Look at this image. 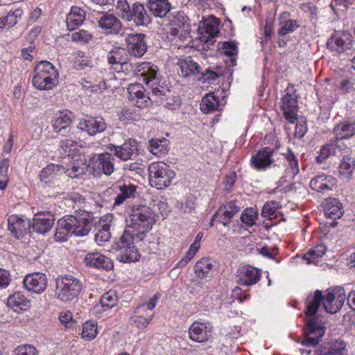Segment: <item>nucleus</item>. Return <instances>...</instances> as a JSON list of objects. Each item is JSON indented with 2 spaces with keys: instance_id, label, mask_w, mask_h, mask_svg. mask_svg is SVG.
<instances>
[{
  "instance_id": "obj_1",
  "label": "nucleus",
  "mask_w": 355,
  "mask_h": 355,
  "mask_svg": "<svg viewBox=\"0 0 355 355\" xmlns=\"http://www.w3.org/2000/svg\"><path fill=\"white\" fill-rule=\"evenodd\" d=\"M324 297L322 291L316 290L314 293H310L306 299L305 313L310 318L307 320L306 332L302 338L301 343L303 345L314 347L320 342V338L324 334V327L322 323L315 317L317 311L322 304L324 308Z\"/></svg>"
},
{
  "instance_id": "obj_2",
  "label": "nucleus",
  "mask_w": 355,
  "mask_h": 355,
  "mask_svg": "<svg viewBox=\"0 0 355 355\" xmlns=\"http://www.w3.org/2000/svg\"><path fill=\"white\" fill-rule=\"evenodd\" d=\"M157 67L150 62H142L135 69L136 76L141 81L151 89L152 96L159 98V103L168 110H174L180 107V101L178 96H169L170 91L160 89L158 86Z\"/></svg>"
},
{
  "instance_id": "obj_3",
  "label": "nucleus",
  "mask_w": 355,
  "mask_h": 355,
  "mask_svg": "<svg viewBox=\"0 0 355 355\" xmlns=\"http://www.w3.org/2000/svg\"><path fill=\"white\" fill-rule=\"evenodd\" d=\"M92 225V218L89 213L78 216L67 215L57 222L55 240L62 242L72 235L85 236L91 231Z\"/></svg>"
},
{
  "instance_id": "obj_4",
  "label": "nucleus",
  "mask_w": 355,
  "mask_h": 355,
  "mask_svg": "<svg viewBox=\"0 0 355 355\" xmlns=\"http://www.w3.org/2000/svg\"><path fill=\"white\" fill-rule=\"evenodd\" d=\"M116 10L122 19L132 22L136 26L146 27L152 21L150 13L139 2L130 5L127 0H117Z\"/></svg>"
},
{
  "instance_id": "obj_5",
  "label": "nucleus",
  "mask_w": 355,
  "mask_h": 355,
  "mask_svg": "<svg viewBox=\"0 0 355 355\" xmlns=\"http://www.w3.org/2000/svg\"><path fill=\"white\" fill-rule=\"evenodd\" d=\"M55 297L62 302H71L83 288L82 281L71 275H59L55 279Z\"/></svg>"
},
{
  "instance_id": "obj_6",
  "label": "nucleus",
  "mask_w": 355,
  "mask_h": 355,
  "mask_svg": "<svg viewBox=\"0 0 355 355\" xmlns=\"http://www.w3.org/2000/svg\"><path fill=\"white\" fill-rule=\"evenodd\" d=\"M33 73L32 83L38 89H52L58 82V72L49 61H40L35 66Z\"/></svg>"
},
{
  "instance_id": "obj_7",
  "label": "nucleus",
  "mask_w": 355,
  "mask_h": 355,
  "mask_svg": "<svg viewBox=\"0 0 355 355\" xmlns=\"http://www.w3.org/2000/svg\"><path fill=\"white\" fill-rule=\"evenodd\" d=\"M149 182L161 189L168 187L175 177V172L164 162H153L148 166Z\"/></svg>"
},
{
  "instance_id": "obj_8",
  "label": "nucleus",
  "mask_w": 355,
  "mask_h": 355,
  "mask_svg": "<svg viewBox=\"0 0 355 355\" xmlns=\"http://www.w3.org/2000/svg\"><path fill=\"white\" fill-rule=\"evenodd\" d=\"M129 228H145L150 230L155 223L153 211L146 205H133L131 208Z\"/></svg>"
},
{
  "instance_id": "obj_9",
  "label": "nucleus",
  "mask_w": 355,
  "mask_h": 355,
  "mask_svg": "<svg viewBox=\"0 0 355 355\" xmlns=\"http://www.w3.org/2000/svg\"><path fill=\"white\" fill-rule=\"evenodd\" d=\"M114 249L119 251L116 255V259L121 262H135L138 261L140 257L137 248L132 245V238L130 236V230L124 231L119 240L116 242Z\"/></svg>"
},
{
  "instance_id": "obj_10",
  "label": "nucleus",
  "mask_w": 355,
  "mask_h": 355,
  "mask_svg": "<svg viewBox=\"0 0 355 355\" xmlns=\"http://www.w3.org/2000/svg\"><path fill=\"white\" fill-rule=\"evenodd\" d=\"M116 159L110 153L94 154L89 159L88 166L94 175L110 176L114 171Z\"/></svg>"
},
{
  "instance_id": "obj_11",
  "label": "nucleus",
  "mask_w": 355,
  "mask_h": 355,
  "mask_svg": "<svg viewBox=\"0 0 355 355\" xmlns=\"http://www.w3.org/2000/svg\"><path fill=\"white\" fill-rule=\"evenodd\" d=\"M354 40L348 32L336 33L327 42V46L335 53L342 55H352L355 51Z\"/></svg>"
},
{
  "instance_id": "obj_12",
  "label": "nucleus",
  "mask_w": 355,
  "mask_h": 355,
  "mask_svg": "<svg viewBox=\"0 0 355 355\" xmlns=\"http://www.w3.org/2000/svg\"><path fill=\"white\" fill-rule=\"evenodd\" d=\"M275 150L269 147H265L257 152L250 159L251 166L257 171H266L268 168L277 166L280 167L279 164H276L273 159Z\"/></svg>"
},
{
  "instance_id": "obj_13",
  "label": "nucleus",
  "mask_w": 355,
  "mask_h": 355,
  "mask_svg": "<svg viewBox=\"0 0 355 355\" xmlns=\"http://www.w3.org/2000/svg\"><path fill=\"white\" fill-rule=\"evenodd\" d=\"M345 300V292L343 287L329 288L324 297V309L328 313H335L341 309Z\"/></svg>"
},
{
  "instance_id": "obj_14",
  "label": "nucleus",
  "mask_w": 355,
  "mask_h": 355,
  "mask_svg": "<svg viewBox=\"0 0 355 355\" xmlns=\"http://www.w3.org/2000/svg\"><path fill=\"white\" fill-rule=\"evenodd\" d=\"M125 41L127 51L132 56L141 58L147 51L146 35L144 33L128 34Z\"/></svg>"
},
{
  "instance_id": "obj_15",
  "label": "nucleus",
  "mask_w": 355,
  "mask_h": 355,
  "mask_svg": "<svg viewBox=\"0 0 355 355\" xmlns=\"http://www.w3.org/2000/svg\"><path fill=\"white\" fill-rule=\"evenodd\" d=\"M107 149L114 151L112 155L114 157H116L122 161H128L138 150V143L135 139H129L121 145L110 144Z\"/></svg>"
},
{
  "instance_id": "obj_16",
  "label": "nucleus",
  "mask_w": 355,
  "mask_h": 355,
  "mask_svg": "<svg viewBox=\"0 0 355 355\" xmlns=\"http://www.w3.org/2000/svg\"><path fill=\"white\" fill-rule=\"evenodd\" d=\"M235 276L238 284L250 286L260 280L261 271L251 266H244L237 270Z\"/></svg>"
},
{
  "instance_id": "obj_17",
  "label": "nucleus",
  "mask_w": 355,
  "mask_h": 355,
  "mask_svg": "<svg viewBox=\"0 0 355 355\" xmlns=\"http://www.w3.org/2000/svg\"><path fill=\"white\" fill-rule=\"evenodd\" d=\"M71 112L68 110L60 112L54 119L51 121L53 132L57 135L66 137L71 135Z\"/></svg>"
},
{
  "instance_id": "obj_18",
  "label": "nucleus",
  "mask_w": 355,
  "mask_h": 355,
  "mask_svg": "<svg viewBox=\"0 0 355 355\" xmlns=\"http://www.w3.org/2000/svg\"><path fill=\"white\" fill-rule=\"evenodd\" d=\"M106 128L107 125L103 118L91 116L80 119L78 125L80 130L87 132L90 136L104 132Z\"/></svg>"
},
{
  "instance_id": "obj_19",
  "label": "nucleus",
  "mask_w": 355,
  "mask_h": 355,
  "mask_svg": "<svg viewBox=\"0 0 355 355\" xmlns=\"http://www.w3.org/2000/svg\"><path fill=\"white\" fill-rule=\"evenodd\" d=\"M8 227L11 234L17 239H22L28 232L31 223L17 215H11L8 219Z\"/></svg>"
},
{
  "instance_id": "obj_20",
  "label": "nucleus",
  "mask_w": 355,
  "mask_h": 355,
  "mask_svg": "<svg viewBox=\"0 0 355 355\" xmlns=\"http://www.w3.org/2000/svg\"><path fill=\"white\" fill-rule=\"evenodd\" d=\"M23 284L27 291L40 294L46 288L47 277L44 273H31L25 277Z\"/></svg>"
},
{
  "instance_id": "obj_21",
  "label": "nucleus",
  "mask_w": 355,
  "mask_h": 355,
  "mask_svg": "<svg viewBox=\"0 0 355 355\" xmlns=\"http://www.w3.org/2000/svg\"><path fill=\"white\" fill-rule=\"evenodd\" d=\"M129 99L133 104L139 108L148 107L151 103V98L145 95V89L140 83H135L129 85L128 88Z\"/></svg>"
},
{
  "instance_id": "obj_22",
  "label": "nucleus",
  "mask_w": 355,
  "mask_h": 355,
  "mask_svg": "<svg viewBox=\"0 0 355 355\" xmlns=\"http://www.w3.org/2000/svg\"><path fill=\"white\" fill-rule=\"evenodd\" d=\"M54 222L55 217L51 213L39 212L34 216L31 227L36 232L44 234L51 230Z\"/></svg>"
},
{
  "instance_id": "obj_23",
  "label": "nucleus",
  "mask_w": 355,
  "mask_h": 355,
  "mask_svg": "<svg viewBox=\"0 0 355 355\" xmlns=\"http://www.w3.org/2000/svg\"><path fill=\"white\" fill-rule=\"evenodd\" d=\"M98 27L106 34L117 35L122 29V24L114 14L103 13L98 19Z\"/></svg>"
},
{
  "instance_id": "obj_24",
  "label": "nucleus",
  "mask_w": 355,
  "mask_h": 355,
  "mask_svg": "<svg viewBox=\"0 0 355 355\" xmlns=\"http://www.w3.org/2000/svg\"><path fill=\"white\" fill-rule=\"evenodd\" d=\"M286 94L282 98L281 109L284 116L291 123H295L297 121V102L295 96L285 91Z\"/></svg>"
},
{
  "instance_id": "obj_25",
  "label": "nucleus",
  "mask_w": 355,
  "mask_h": 355,
  "mask_svg": "<svg viewBox=\"0 0 355 355\" xmlns=\"http://www.w3.org/2000/svg\"><path fill=\"white\" fill-rule=\"evenodd\" d=\"M84 262L89 267L105 270H110L114 267L112 260L100 252L87 253L84 258Z\"/></svg>"
},
{
  "instance_id": "obj_26",
  "label": "nucleus",
  "mask_w": 355,
  "mask_h": 355,
  "mask_svg": "<svg viewBox=\"0 0 355 355\" xmlns=\"http://www.w3.org/2000/svg\"><path fill=\"white\" fill-rule=\"evenodd\" d=\"M324 212L327 218L333 219V222L329 225L335 227L338 224L336 220L343 216L344 209L342 203L338 199L329 198L324 204Z\"/></svg>"
},
{
  "instance_id": "obj_27",
  "label": "nucleus",
  "mask_w": 355,
  "mask_h": 355,
  "mask_svg": "<svg viewBox=\"0 0 355 355\" xmlns=\"http://www.w3.org/2000/svg\"><path fill=\"white\" fill-rule=\"evenodd\" d=\"M336 180L331 175H319L310 181V187L318 192L331 191L336 186Z\"/></svg>"
},
{
  "instance_id": "obj_28",
  "label": "nucleus",
  "mask_w": 355,
  "mask_h": 355,
  "mask_svg": "<svg viewBox=\"0 0 355 355\" xmlns=\"http://www.w3.org/2000/svg\"><path fill=\"white\" fill-rule=\"evenodd\" d=\"M345 145H340L334 139H331L330 143L322 146L319 155L316 157V162L321 164L331 155L339 156L343 153V150H346Z\"/></svg>"
},
{
  "instance_id": "obj_29",
  "label": "nucleus",
  "mask_w": 355,
  "mask_h": 355,
  "mask_svg": "<svg viewBox=\"0 0 355 355\" xmlns=\"http://www.w3.org/2000/svg\"><path fill=\"white\" fill-rule=\"evenodd\" d=\"M189 338L195 342L204 343L210 336L211 328L207 324L198 321L193 322L189 329Z\"/></svg>"
},
{
  "instance_id": "obj_30",
  "label": "nucleus",
  "mask_w": 355,
  "mask_h": 355,
  "mask_svg": "<svg viewBox=\"0 0 355 355\" xmlns=\"http://www.w3.org/2000/svg\"><path fill=\"white\" fill-rule=\"evenodd\" d=\"M153 316V314L146 311V304H142L134 311L130 323L139 329H144L152 320Z\"/></svg>"
},
{
  "instance_id": "obj_31",
  "label": "nucleus",
  "mask_w": 355,
  "mask_h": 355,
  "mask_svg": "<svg viewBox=\"0 0 355 355\" xmlns=\"http://www.w3.org/2000/svg\"><path fill=\"white\" fill-rule=\"evenodd\" d=\"M240 207L236 205L235 201H230L220 207L216 212L218 216V222L225 227L229 225L232 217L239 211Z\"/></svg>"
},
{
  "instance_id": "obj_32",
  "label": "nucleus",
  "mask_w": 355,
  "mask_h": 355,
  "mask_svg": "<svg viewBox=\"0 0 355 355\" xmlns=\"http://www.w3.org/2000/svg\"><path fill=\"white\" fill-rule=\"evenodd\" d=\"M86 13L84 10L77 6H72L67 15L66 23L69 31H74L81 26L85 20Z\"/></svg>"
},
{
  "instance_id": "obj_33",
  "label": "nucleus",
  "mask_w": 355,
  "mask_h": 355,
  "mask_svg": "<svg viewBox=\"0 0 355 355\" xmlns=\"http://www.w3.org/2000/svg\"><path fill=\"white\" fill-rule=\"evenodd\" d=\"M146 6L150 15L160 18L164 17L171 9L168 0H148Z\"/></svg>"
},
{
  "instance_id": "obj_34",
  "label": "nucleus",
  "mask_w": 355,
  "mask_h": 355,
  "mask_svg": "<svg viewBox=\"0 0 355 355\" xmlns=\"http://www.w3.org/2000/svg\"><path fill=\"white\" fill-rule=\"evenodd\" d=\"M177 64L180 66L182 76L184 77L198 75L201 73L200 66L191 56L178 58Z\"/></svg>"
},
{
  "instance_id": "obj_35",
  "label": "nucleus",
  "mask_w": 355,
  "mask_h": 355,
  "mask_svg": "<svg viewBox=\"0 0 355 355\" xmlns=\"http://www.w3.org/2000/svg\"><path fill=\"white\" fill-rule=\"evenodd\" d=\"M333 133L334 140L338 144L343 139H349L355 134L354 124L349 122H344L335 125Z\"/></svg>"
},
{
  "instance_id": "obj_36",
  "label": "nucleus",
  "mask_w": 355,
  "mask_h": 355,
  "mask_svg": "<svg viewBox=\"0 0 355 355\" xmlns=\"http://www.w3.org/2000/svg\"><path fill=\"white\" fill-rule=\"evenodd\" d=\"M346 345L343 341L336 340L334 343L322 346L315 352V355H345Z\"/></svg>"
},
{
  "instance_id": "obj_37",
  "label": "nucleus",
  "mask_w": 355,
  "mask_h": 355,
  "mask_svg": "<svg viewBox=\"0 0 355 355\" xmlns=\"http://www.w3.org/2000/svg\"><path fill=\"white\" fill-rule=\"evenodd\" d=\"M23 15L21 8L13 5L8 12V15L0 18V28H10L15 26Z\"/></svg>"
},
{
  "instance_id": "obj_38",
  "label": "nucleus",
  "mask_w": 355,
  "mask_h": 355,
  "mask_svg": "<svg viewBox=\"0 0 355 355\" xmlns=\"http://www.w3.org/2000/svg\"><path fill=\"white\" fill-rule=\"evenodd\" d=\"M169 24L171 26L179 27L184 34L190 33V19L183 11L173 12Z\"/></svg>"
},
{
  "instance_id": "obj_39",
  "label": "nucleus",
  "mask_w": 355,
  "mask_h": 355,
  "mask_svg": "<svg viewBox=\"0 0 355 355\" xmlns=\"http://www.w3.org/2000/svg\"><path fill=\"white\" fill-rule=\"evenodd\" d=\"M7 304L12 309L17 308L20 310H26L30 306L31 301L21 293L15 292L8 298Z\"/></svg>"
},
{
  "instance_id": "obj_40",
  "label": "nucleus",
  "mask_w": 355,
  "mask_h": 355,
  "mask_svg": "<svg viewBox=\"0 0 355 355\" xmlns=\"http://www.w3.org/2000/svg\"><path fill=\"white\" fill-rule=\"evenodd\" d=\"M327 251V247L323 243L318 244L311 248L303 255V259L307 263H317Z\"/></svg>"
},
{
  "instance_id": "obj_41",
  "label": "nucleus",
  "mask_w": 355,
  "mask_h": 355,
  "mask_svg": "<svg viewBox=\"0 0 355 355\" xmlns=\"http://www.w3.org/2000/svg\"><path fill=\"white\" fill-rule=\"evenodd\" d=\"M284 155L288 162V166L285 169V173L286 175H291L292 178H294L300 173L298 159L290 149Z\"/></svg>"
},
{
  "instance_id": "obj_42",
  "label": "nucleus",
  "mask_w": 355,
  "mask_h": 355,
  "mask_svg": "<svg viewBox=\"0 0 355 355\" xmlns=\"http://www.w3.org/2000/svg\"><path fill=\"white\" fill-rule=\"evenodd\" d=\"M61 170H64L62 166L53 164L48 165L42 170L40 174V180L44 183L51 182L55 176L61 173Z\"/></svg>"
},
{
  "instance_id": "obj_43",
  "label": "nucleus",
  "mask_w": 355,
  "mask_h": 355,
  "mask_svg": "<svg viewBox=\"0 0 355 355\" xmlns=\"http://www.w3.org/2000/svg\"><path fill=\"white\" fill-rule=\"evenodd\" d=\"M119 189L120 193H118L115 198L114 203L115 206L120 205L126 199L134 197L136 192V186L131 184H123L122 185H119Z\"/></svg>"
},
{
  "instance_id": "obj_44",
  "label": "nucleus",
  "mask_w": 355,
  "mask_h": 355,
  "mask_svg": "<svg viewBox=\"0 0 355 355\" xmlns=\"http://www.w3.org/2000/svg\"><path fill=\"white\" fill-rule=\"evenodd\" d=\"M219 99L214 94L210 93L204 96L200 103V110L204 113H208L217 110Z\"/></svg>"
},
{
  "instance_id": "obj_45",
  "label": "nucleus",
  "mask_w": 355,
  "mask_h": 355,
  "mask_svg": "<svg viewBox=\"0 0 355 355\" xmlns=\"http://www.w3.org/2000/svg\"><path fill=\"white\" fill-rule=\"evenodd\" d=\"M70 138H65L60 141L59 147L62 151V153L67 156L74 155L80 144L78 141L73 140L71 136Z\"/></svg>"
},
{
  "instance_id": "obj_46",
  "label": "nucleus",
  "mask_w": 355,
  "mask_h": 355,
  "mask_svg": "<svg viewBox=\"0 0 355 355\" xmlns=\"http://www.w3.org/2000/svg\"><path fill=\"white\" fill-rule=\"evenodd\" d=\"M212 267L210 260L207 258H203L196 263L194 272L198 277L203 279L208 277Z\"/></svg>"
},
{
  "instance_id": "obj_47",
  "label": "nucleus",
  "mask_w": 355,
  "mask_h": 355,
  "mask_svg": "<svg viewBox=\"0 0 355 355\" xmlns=\"http://www.w3.org/2000/svg\"><path fill=\"white\" fill-rule=\"evenodd\" d=\"M355 169V160L354 158L348 156H344L339 166V173L340 175L349 178Z\"/></svg>"
},
{
  "instance_id": "obj_48",
  "label": "nucleus",
  "mask_w": 355,
  "mask_h": 355,
  "mask_svg": "<svg viewBox=\"0 0 355 355\" xmlns=\"http://www.w3.org/2000/svg\"><path fill=\"white\" fill-rule=\"evenodd\" d=\"M71 39L74 43L85 45L90 43L94 39V35L87 30L80 29L71 34Z\"/></svg>"
},
{
  "instance_id": "obj_49",
  "label": "nucleus",
  "mask_w": 355,
  "mask_h": 355,
  "mask_svg": "<svg viewBox=\"0 0 355 355\" xmlns=\"http://www.w3.org/2000/svg\"><path fill=\"white\" fill-rule=\"evenodd\" d=\"M98 334L97 324L93 321H87L83 324L82 338L87 340H94Z\"/></svg>"
},
{
  "instance_id": "obj_50",
  "label": "nucleus",
  "mask_w": 355,
  "mask_h": 355,
  "mask_svg": "<svg viewBox=\"0 0 355 355\" xmlns=\"http://www.w3.org/2000/svg\"><path fill=\"white\" fill-rule=\"evenodd\" d=\"M299 26L297 21L294 19L282 21L279 22L278 34L280 37H284L287 34L293 33Z\"/></svg>"
},
{
  "instance_id": "obj_51",
  "label": "nucleus",
  "mask_w": 355,
  "mask_h": 355,
  "mask_svg": "<svg viewBox=\"0 0 355 355\" xmlns=\"http://www.w3.org/2000/svg\"><path fill=\"white\" fill-rule=\"evenodd\" d=\"M110 229V225L107 223H103L98 226V231L95 234V241L98 245H102L110 239L111 234Z\"/></svg>"
},
{
  "instance_id": "obj_52",
  "label": "nucleus",
  "mask_w": 355,
  "mask_h": 355,
  "mask_svg": "<svg viewBox=\"0 0 355 355\" xmlns=\"http://www.w3.org/2000/svg\"><path fill=\"white\" fill-rule=\"evenodd\" d=\"M75 66L79 70L85 69L86 67H92V60L91 57L86 55L85 52L78 51L75 58Z\"/></svg>"
},
{
  "instance_id": "obj_53",
  "label": "nucleus",
  "mask_w": 355,
  "mask_h": 355,
  "mask_svg": "<svg viewBox=\"0 0 355 355\" xmlns=\"http://www.w3.org/2000/svg\"><path fill=\"white\" fill-rule=\"evenodd\" d=\"M100 302L102 306L107 309H110L115 306L118 302V297L116 292L114 291H109L104 293L101 298Z\"/></svg>"
},
{
  "instance_id": "obj_54",
  "label": "nucleus",
  "mask_w": 355,
  "mask_h": 355,
  "mask_svg": "<svg viewBox=\"0 0 355 355\" xmlns=\"http://www.w3.org/2000/svg\"><path fill=\"white\" fill-rule=\"evenodd\" d=\"M257 211L253 208L245 209L241 216V220L248 227H252L255 224L257 219Z\"/></svg>"
},
{
  "instance_id": "obj_55",
  "label": "nucleus",
  "mask_w": 355,
  "mask_h": 355,
  "mask_svg": "<svg viewBox=\"0 0 355 355\" xmlns=\"http://www.w3.org/2000/svg\"><path fill=\"white\" fill-rule=\"evenodd\" d=\"M124 52V49L119 48V47H115L114 49L112 50L108 55H107V61L108 63L114 65V64H121L125 63L124 60L122 57V53Z\"/></svg>"
},
{
  "instance_id": "obj_56",
  "label": "nucleus",
  "mask_w": 355,
  "mask_h": 355,
  "mask_svg": "<svg viewBox=\"0 0 355 355\" xmlns=\"http://www.w3.org/2000/svg\"><path fill=\"white\" fill-rule=\"evenodd\" d=\"M355 5V0H331L330 7L336 14L346 11L349 6Z\"/></svg>"
},
{
  "instance_id": "obj_57",
  "label": "nucleus",
  "mask_w": 355,
  "mask_h": 355,
  "mask_svg": "<svg viewBox=\"0 0 355 355\" xmlns=\"http://www.w3.org/2000/svg\"><path fill=\"white\" fill-rule=\"evenodd\" d=\"M85 168L86 166L84 164L80 165L79 162H73L71 168H68L67 169L64 168V170H61V173L64 172L67 176L71 178H76L81 175H83L85 173Z\"/></svg>"
},
{
  "instance_id": "obj_58",
  "label": "nucleus",
  "mask_w": 355,
  "mask_h": 355,
  "mask_svg": "<svg viewBox=\"0 0 355 355\" xmlns=\"http://www.w3.org/2000/svg\"><path fill=\"white\" fill-rule=\"evenodd\" d=\"M59 320L62 324L67 329H73L76 321L73 319V315L69 311H63L59 313Z\"/></svg>"
},
{
  "instance_id": "obj_59",
  "label": "nucleus",
  "mask_w": 355,
  "mask_h": 355,
  "mask_svg": "<svg viewBox=\"0 0 355 355\" xmlns=\"http://www.w3.org/2000/svg\"><path fill=\"white\" fill-rule=\"evenodd\" d=\"M224 53L231 58L232 61L236 62L235 57L238 53L237 43L233 41L225 42L223 44Z\"/></svg>"
},
{
  "instance_id": "obj_60",
  "label": "nucleus",
  "mask_w": 355,
  "mask_h": 355,
  "mask_svg": "<svg viewBox=\"0 0 355 355\" xmlns=\"http://www.w3.org/2000/svg\"><path fill=\"white\" fill-rule=\"evenodd\" d=\"M279 208V202L276 201L267 202L263 207L261 215L263 217L272 218L276 210Z\"/></svg>"
},
{
  "instance_id": "obj_61",
  "label": "nucleus",
  "mask_w": 355,
  "mask_h": 355,
  "mask_svg": "<svg viewBox=\"0 0 355 355\" xmlns=\"http://www.w3.org/2000/svg\"><path fill=\"white\" fill-rule=\"evenodd\" d=\"M15 355H38L37 349L31 345H21L14 350Z\"/></svg>"
},
{
  "instance_id": "obj_62",
  "label": "nucleus",
  "mask_w": 355,
  "mask_h": 355,
  "mask_svg": "<svg viewBox=\"0 0 355 355\" xmlns=\"http://www.w3.org/2000/svg\"><path fill=\"white\" fill-rule=\"evenodd\" d=\"M130 236L132 238V245L142 241L146 236L147 232L150 230H146L145 228H129Z\"/></svg>"
},
{
  "instance_id": "obj_63",
  "label": "nucleus",
  "mask_w": 355,
  "mask_h": 355,
  "mask_svg": "<svg viewBox=\"0 0 355 355\" xmlns=\"http://www.w3.org/2000/svg\"><path fill=\"white\" fill-rule=\"evenodd\" d=\"M11 281L9 271L0 268V289L5 288L10 284Z\"/></svg>"
},
{
  "instance_id": "obj_64",
  "label": "nucleus",
  "mask_w": 355,
  "mask_h": 355,
  "mask_svg": "<svg viewBox=\"0 0 355 355\" xmlns=\"http://www.w3.org/2000/svg\"><path fill=\"white\" fill-rule=\"evenodd\" d=\"M35 46L31 43L28 47L21 49V55L24 60L31 61L33 59V53L35 52Z\"/></svg>"
}]
</instances>
